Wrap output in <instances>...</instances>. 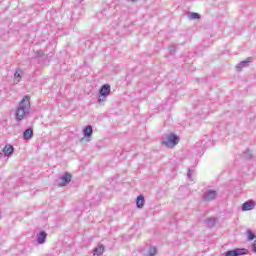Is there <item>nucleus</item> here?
Returning <instances> with one entry per match:
<instances>
[{"label":"nucleus","instance_id":"obj_1","mask_svg":"<svg viewBox=\"0 0 256 256\" xmlns=\"http://www.w3.org/2000/svg\"><path fill=\"white\" fill-rule=\"evenodd\" d=\"M30 110H31V97L26 95L19 102V106L16 109V113H15L16 121H23V119H25V117L29 115Z\"/></svg>","mask_w":256,"mask_h":256},{"label":"nucleus","instance_id":"obj_2","mask_svg":"<svg viewBox=\"0 0 256 256\" xmlns=\"http://www.w3.org/2000/svg\"><path fill=\"white\" fill-rule=\"evenodd\" d=\"M164 145H166V147H175V145H177L179 143V137L175 134H170L168 136V141L163 142Z\"/></svg>","mask_w":256,"mask_h":256},{"label":"nucleus","instance_id":"obj_3","mask_svg":"<svg viewBox=\"0 0 256 256\" xmlns=\"http://www.w3.org/2000/svg\"><path fill=\"white\" fill-rule=\"evenodd\" d=\"M92 135H93V127L91 125L86 126L83 130L84 138H82L81 141H85V139H86V141L89 142Z\"/></svg>","mask_w":256,"mask_h":256},{"label":"nucleus","instance_id":"obj_4","mask_svg":"<svg viewBox=\"0 0 256 256\" xmlns=\"http://www.w3.org/2000/svg\"><path fill=\"white\" fill-rule=\"evenodd\" d=\"M109 93H111V86L110 85H103L100 89V97H109Z\"/></svg>","mask_w":256,"mask_h":256},{"label":"nucleus","instance_id":"obj_5","mask_svg":"<svg viewBox=\"0 0 256 256\" xmlns=\"http://www.w3.org/2000/svg\"><path fill=\"white\" fill-rule=\"evenodd\" d=\"M73 176L71 174L66 173L60 180V187H65V185H68V183H71V179Z\"/></svg>","mask_w":256,"mask_h":256},{"label":"nucleus","instance_id":"obj_6","mask_svg":"<svg viewBox=\"0 0 256 256\" xmlns=\"http://www.w3.org/2000/svg\"><path fill=\"white\" fill-rule=\"evenodd\" d=\"M252 209H255V202L253 201L245 202L242 205V211H252Z\"/></svg>","mask_w":256,"mask_h":256},{"label":"nucleus","instance_id":"obj_7","mask_svg":"<svg viewBox=\"0 0 256 256\" xmlns=\"http://www.w3.org/2000/svg\"><path fill=\"white\" fill-rule=\"evenodd\" d=\"M216 197H217V192L213 190H209L206 196L204 197V201L206 202L213 201V199H215Z\"/></svg>","mask_w":256,"mask_h":256},{"label":"nucleus","instance_id":"obj_8","mask_svg":"<svg viewBox=\"0 0 256 256\" xmlns=\"http://www.w3.org/2000/svg\"><path fill=\"white\" fill-rule=\"evenodd\" d=\"M15 149L13 148L12 145H6L4 148H3V153L5 155V157H10V155H13V151Z\"/></svg>","mask_w":256,"mask_h":256},{"label":"nucleus","instance_id":"obj_9","mask_svg":"<svg viewBox=\"0 0 256 256\" xmlns=\"http://www.w3.org/2000/svg\"><path fill=\"white\" fill-rule=\"evenodd\" d=\"M145 205V197L143 195H139L136 199V206L138 209H143V206Z\"/></svg>","mask_w":256,"mask_h":256},{"label":"nucleus","instance_id":"obj_10","mask_svg":"<svg viewBox=\"0 0 256 256\" xmlns=\"http://www.w3.org/2000/svg\"><path fill=\"white\" fill-rule=\"evenodd\" d=\"M45 239H47V233L40 232V234L38 235V238H37V242L41 245V244L45 243Z\"/></svg>","mask_w":256,"mask_h":256},{"label":"nucleus","instance_id":"obj_11","mask_svg":"<svg viewBox=\"0 0 256 256\" xmlns=\"http://www.w3.org/2000/svg\"><path fill=\"white\" fill-rule=\"evenodd\" d=\"M33 137V129L28 128L24 131V139H31Z\"/></svg>","mask_w":256,"mask_h":256},{"label":"nucleus","instance_id":"obj_12","mask_svg":"<svg viewBox=\"0 0 256 256\" xmlns=\"http://www.w3.org/2000/svg\"><path fill=\"white\" fill-rule=\"evenodd\" d=\"M103 251H105V247L99 246L94 249V256H101L103 255Z\"/></svg>","mask_w":256,"mask_h":256},{"label":"nucleus","instance_id":"obj_13","mask_svg":"<svg viewBox=\"0 0 256 256\" xmlns=\"http://www.w3.org/2000/svg\"><path fill=\"white\" fill-rule=\"evenodd\" d=\"M243 254V252H241V250H231L226 252L225 256H239Z\"/></svg>","mask_w":256,"mask_h":256},{"label":"nucleus","instance_id":"obj_14","mask_svg":"<svg viewBox=\"0 0 256 256\" xmlns=\"http://www.w3.org/2000/svg\"><path fill=\"white\" fill-rule=\"evenodd\" d=\"M246 235H247L249 241H253V239H255V237H256L255 233H253V231H251V230H247Z\"/></svg>","mask_w":256,"mask_h":256},{"label":"nucleus","instance_id":"obj_15","mask_svg":"<svg viewBox=\"0 0 256 256\" xmlns=\"http://www.w3.org/2000/svg\"><path fill=\"white\" fill-rule=\"evenodd\" d=\"M247 63H251V58H248L247 61H243L240 64H238L237 69H241L242 67H245V65H247Z\"/></svg>","mask_w":256,"mask_h":256},{"label":"nucleus","instance_id":"obj_16","mask_svg":"<svg viewBox=\"0 0 256 256\" xmlns=\"http://www.w3.org/2000/svg\"><path fill=\"white\" fill-rule=\"evenodd\" d=\"M155 255H157V248L151 247L149 250L148 256H155Z\"/></svg>","mask_w":256,"mask_h":256},{"label":"nucleus","instance_id":"obj_17","mask_svg":"<svg viewBox=\"0 0 256 256\" xmlns=\"http://www.w3.org/2000/svg\"><path fill=\"white\" fill-rule=\"evenodd\" d=\"M191 19H200L201 18V15H199V13H195L193 12L191 15H190Z\"/></svg>","mask_w":256,"mask_h":256},{"label":"nucleus","instance_id":"obj_18","mask_svg":"<svg viewBox=\"0 0 256 256\" xmlns=\"http://www.w3.org/2000/svg\"><path fill=\"white\" fill-rule=\"evenodd\" d=\"M14 77L17 79H21V74L19 72H15Z\"/></svg>","mask_w":256,"mask_h":256},{"label":"nucleus","instance_id":"obj_19","mask_svg":"<svg viewBox=\"0 0 256 256\" xmlns=\"http://www.w3.org/2000/svg\"><path fill=\"white\" fill-rule=\"evenodd\" d=\"M253 251H254V253H256V240L253 243Z\"/></svg>","mask_w":256,"mask_h":256},{"label":"nucleus","instance_id":"obj_20","mask_svg":"<svg viewBox=\"0 0 256 256\" xmlns=\"http://www.w3.org/2000/svg\"><path fill=\"white\" fill-rule=\"evenodd\" d=\"M3 154L0 153V157L2 156Z\"/></svg>","mask_w":256,"mask_h":256}]
</instances>
